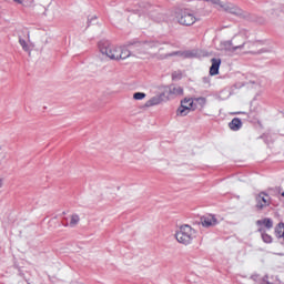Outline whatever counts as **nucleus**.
<instances>
[{
  "mask_svg": "<svg viewBox=\"0 0 284 284\" xmlns=\"http://www.w3.org/2000/svg\"><path fill=\"white\" fill-rule=\"evenodd\" d=\"M99 50L103 57H108L111 61H121L132 57V51L128 48L114 45L109 41H101L99 43Z\"/></svg>",
  "mask_w": 284,
  "mask_h": 284,
  "instance_id": "f257e3e1",
  "label": "nucleus"
},
{
  "mask_svg": "<svg viewBox=\"0 0 284 284\" xmlns=\"http://www.w3.org/2000/svg\"><path fill=\"white\" fill-rule=\"evenodd\" d=\"M175 239L178 243H181L182 245H190V243H192L194 239H196V231L187 224L182 225L176 231Z\"/></svg>",
  "mask_w": 284,
  "mask_h": 284,
  "instance_id": "f03ea898",
  "label": "nucleus"
},
{
  "mask_svg": "<svg viewBox=\"0 0 284 284\" xmlns=\"http://www.w3.org/2000/svg\"><path fill=\"white\" fill-rule=\"evenodd\" d=\"M161 43L156 41L140 42L132 45V50H135V54H156Z\"/></svg>",
  "mask_w": 284,
  "mask_h": 284,
  "instance_id": "7ed1b4c3",
  "label": "nucleus"
},
{
  "mask_svg": "<svg viewBox=\"0 0 284 284\" xmlns=\"http://www.w3.org/2000/svg\"><path fill=\"white\" fill-rule=\"evenodd\" d=\"M243 45H245L243 36H235L230 41L224 42L225 50H230L231 52H236V50H242Z\"/></svg>",
  "mask_w": 284,
  "mask_h": 284,
  "instance_id": "20e7f679",
  "label": "nucleus"
},
{
  "mask_svg": "<svg viewBox=\"0 0 284 284\" xmlns=\"http://www.w3.org/2000/svg\"><path fill=\"white\" fill-rule=\"evenodd\" d=\"M193 105H194V100L185 98L181 102V106L178 109V116H187Z\"/></svg>",
  "mask_w": 284,
  "mask_h": 284,
  "instance_id": "39448f33",
  "label": "nucleus"
},
{
  "mask_svg": "<svg viewBox=\"0 0 284 284\" xmlns=\"http://www.w3.org/2000/svg\"><path fill=\"white\" fill-rule=\"evenodd\" d=\"M178 21L181 26H194L196 23V17L187 11H183L178 18Z\"/></svg>",
  "mask_w": 284,
  "mask_h": 284,
  "instance_id": "423d86ee",
  "label": "nucleus"
},
{
  "mask_svg": "<svg viewBox=\"0 0 284 284\" xmlns=\"http://www.w3.org/2000/svg\"><path fill=\"white\" fill-rule=\"evenodd\" d=\"M179 54H181V52L175 51V52H170L168 45H161L158 47V50L155 51V57H158V59H168L169 57H179Z\"/></svg>",
  "mask_w": 284,
  "mask_h": 284,
  "instance_id": "0eeeda50",
  "label": "nucleus"
},
{
  "mask_svg": "<svg viewBox=\"0 0 284 284\" xmlns=\"http://www.w3.org/2000/svg\"><path fill=\"white\" fill-rule=\"evenodd\" d=\"M165 101V93L162 92L150 100H148L144 104L145 108H154V105H161Z\"/></svg>",
  "mask_w": 284,
  "mask_h": 284,
  "instance_id": "6e6552de",
  "label": "nucleus"
},
{
  "mask_svg": "<svg viewBox=\"0 0 284 284\" xmlns=\"http://www.w3.org/2000/svg\"><path fill=\"white\" fill-rule=\"evenodd\" d=\"M270 205V195L265 193H260L256 196V207L258 210H264V207H267Z\"/></svg>",
  "mask_w": 284,
  "mask_h": 284,
  "instance_id": "1a4fd4ad",
  "label": "nucleus"
},
{
  "mask_svg": "<svg viewBox=\"0 0 284 284\" xmlns=\"http://www.w3.org/2000/svg\"><path fill=\"white\" fill-rule=\"evenodd\" d=\"M216 223H219V221L212 214L204 215L201 217V224L203 225V227H214Z\"/></svg>",
  "mask_w": 284,
  "mask_h": 284,
  "instance_id": "9d476101",
  "label": "nucleus"
},
{
  "mask_svg": "<svg viewBox=\"0 0 284 284\" xmlns=\"http://www.w3.org/2000/svg\"><path fill=\"white\" fill-rule=\"evenodd\" d=\"M211 68H210V74L211 77H216L219 74V69L221 68V59L219 58H213L211 59Z\"/></svg>",
  "mask_w": 284,
  "mask_h": 284,
  "instance_id": "9b49d317",
  "label": "nucleus"
},
{
  "mask_svg": "<svg viewBox=\"0 0 284 284\" xmlns=\"http://www.w3.org/2000/svg\"><path fill=\"white\" fill-rule=\"evenodd\" d=\"M205 1H211L213 6H220V8H223L226 12H234V8L227 3L221 2V0H205Z\"/></svg>",
  "mask_w": 284,
  "mask_h": 284,
  "instance_id": "f8f14e48",
  "label": "nucleus"
},
{
  "mask_svg": "<svg viewBox=\"0 0 284 284\" xmlns=\"http://www.w3.org/2000/svg\"><path fill=\"white\" fill-rule=\"evenodd\" d=\"M169 94H171L173 97H183V88H181L180 85H176V84H172L169 88Z\"/></svg>",
  "mask_w": 284,
  "mask_h": 284,
  "instance_id": "ddd939ff",
  "label": "nucleus"
},
{
  "mask_svg": "<svg viewBox=\"0 0 284 284\" xmlns=\"http://www.w3.org/2000/svg\"><path fill=\"white\" fill-rule=\"evenodd\" d=\"M19 43L22 50H24V52H28L29 54L32 52V48H34V44L28 43L23 38H19Z\"/></svg>",
  "mask_w": 284,
  "mask_h": 284,
  "instance_id": "4468645a",
  "label": "nucleus"
},
{
  "mask_svg": "<svg viewBox=\"0 0 284 284\" xmlns=\"http://www.w3.org/2000/svg\"><path fill=\"white\" fill-rule=\"evenodd\" d=\"M243 125V122H241V119L235 118L229 123V128H231L234 132L241 130Z\"/></svg>",
  "mask_w": 284,
  "mask_h": 284,
  "instance_id": "2eb2a0df",
  "label": "nucleus"
},
{
  "mask_svg": "<svg viewBox=\"0 0 284 284\" xmlns=\"http://www.w3.org/2000/svg\"><path fill=\"white\" fill-rule=\"evenodd\" d=\"M79 221H81V217L77 214H72L69 222L70 227H77V225H79Z\"/></svg>",
  "mask_w": 284,
  "mask_h": 284,
  "instance_id": "dca6fc26",
  "label": "nucleus"
},
{
  "mask_svg": "<svg viewBox=\"0 0 284 284\" xmlns=\"http://www.w3.org/2000/svg\"><path fill=\"white\" fill-rule=\"evenodd\" d=\"M256 225H265V227H267L270 230V229H272L273 223H272V220L264 219V220H258L256 222Z\"/></svg>",
  "mask_w": 284,
  "mask_h": 284,
  "instance_id": "f3484780",
  "label": "nucleus"
},
{
  "mask_svg": "<svg viewBox=\"0 0 284 284\" xmlns=\"http://www.w3.org/2000/svg\"><path fill=\"white\" fill-rule=\"evenodd\" d=\"M16 3L24 6V8H30L34 4V0H13Z\"/></svg>",
  "mask_w": 284,
  "mask_h": 284,
  "instance_id": "a211bd4d",
  "label": "nucleus"
},
{
  "mask_svg": "<svg viewBox=\"0 0 284 284\" xmlns=\"http://www.w3.org/2000/svg\"><path fill=\"white\" fill-rule=\"evenodd\" d=\"M40 4L44 8V14H47L48 9L52 4V0H40Z\"/></svg>",
  "mask_w": 284,
  "mask_h": 284,
  "instance_id": "6ab92c4d",
  "label": "nucleus"
},
{
  "mask_svg": "<svg viewBox=\"0 0 284 284\" xmlns=\"http://www.w3.org/2000/svg\"><path fill=\"white\" fill-rule=\"evenodd\" d=\"M258 232H262V240L264 243H272V236L263 232V229H260Z\"/></svg>",
  "mask_w": 284,
  "mask_h": 284,
  "instance_id": "aec40b11",
  "label": "nucleus"
},
{
  "mask_svg": "<svg viewBox=\"0 0 284 284\" xmlns=\"http://www.w3.org/2000/svg\"><path fill=\"white\" fill-rule=\"evenodd\" d=\"M133 99H135V101H143V99H145V93L136 92L133 94Z\"/></svg>",
  "mask_w": 284,
  "mask_h": 284,
  "instance_id": "412c9836",
  "label": "nucleus"
},
{
  "mask_svg": "<svg viewBox=\"0 0 284 284\" xmlns=\"http://www.w3.org/2000/svg\"><path fill=\"white\" fill-rule=\"evenodd\" d=\"M129 23H131V26H134V23H136V16H130L128 18Z\"/></svg>",
  "mask_w": 284,
  "mask_h": 284,
  "instance_id": "4be33fe9",
  "label": "nucleus"
},
{
  "mask_svg": "<svg viewBox=\"0 0 284 284\" xmlns=\"http://www.w3.org/2000/svg\"><path fill=\"white\" fill-rule=\"evenodd\" d=\"M6 161V153L3 152L2 148L0 146V164Z\"/></svg>",
  "mask_w": 284,
  "mask_h": 284,
  "instance_id": "5701e85b",
  "label": "nucleus"
},
{
  "mask_svg": "<svg viewBox=\"0 0 284 284\" xmlns=\"http://www.w3.org/2000/svg\"><path fill=\"white\" fill-rule=\"evenodd\" d=\"M197 103L203 106L207 103V100L205 98H197Z\"/></svg>",
  "mask_w": 284,
  "mask_h": 284,
  "instance_id": "b1692460",
  "label": "nucleus"
},
{
  "mask_svg": "<svg viewBox=\"0 0 284 284\" xmlns=\"http://www.w3.org/2000/svg\"><path fill=\"white\" fill-rule=\"evenodd\" d=\"M203 83H206V85H210V77L203 78Z\"/></svg>",
  "mask_w": 284,
  "mask_h": 284,
  "instance_id": "393cba45",
  "label": "nucleus"
},
{
  "mask_svg": "<svg viewBox=\"0 0 284 284\" xmlns=\"http://www.w3.org/2000/svg\"><path fill=\"white\" fill-rule=\"evenodd\" d=\"M92 21H97V17H92L91 19H89V23H92Z\"/></svg>",
  "mask_w": 284,
  "mask_h": 284,
  "instance_id": "a878e982",
  "label": "nucleus"
},
{
  "mask_svg": "<svg viewBox=\"0 0 284 284\" xmlns=\"http://www.w3.org/2000/svg\"><path fill=\"white\" fill-rule=\"evenodd\" d=\"M3 187V178H0V190Z\"/></svg>",
  "mask_w": 284,
  "mask_h": 284,
  "instance_id": "bb28decb",
  "label": "nucleus"
},
{
  "mask_svg": "<svg viewBox=\"0 0 284 284\" xmlns=\"http://www.w3.org/2000/svg\"><path fill=\"white\" fill-rule=\"evenodd\" d=\"M115 23H116V26H122L121 20H119V18L115 20Z\"/></svg>",
  "mask_w": 284,
  "mask_h": 284,
  "instance_id": "cd10ccee",
  "label": "nucleus"
},
{
  "mask_svg": "<svg viewBox=\"0 0 284 284\" xmlns=\"http://www.w3.org/2000/svg\"><path fill=\"white\" fill-rule=\"evenodd\" d=\"M186 57H192V54H190V53H186Z\"/></svg>",
  "mask_w": 284,
  "mask_h": 284,
  "instance_id": "c85d7f7f",
  "label": "nucleus"
},
{
  "mask_svg": "<svg viewBox=\"0 0 284 284\" xmlns=\"http://www.w3.org/2000/svg\"><path fill=\"white\" fill-rule=\"evenodd\" d=\"M282 196H284V192L282 193Z\"/></svg>",
  "mask_w": 284,
  "mask_h": 284,
  "instance_id": "c756f323",
  "label": "nucleus"
}]
</instances>
